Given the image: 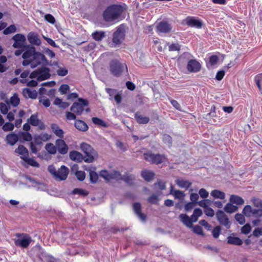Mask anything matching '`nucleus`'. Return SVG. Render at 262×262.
<instances>
[{
	"label": "nucleus",
	"mask_w": 262,
	"mask_h": 262,
	"mask_svg": "<svg viewBox=\"0 0 262 262\" xmlns=\"http://www.w3.org/2000/svg\"><path fill=\"white\" fill-rule=\"evenodd\" d=\"M22 57L24 60L22 64L24 66L30 65L31 68L34 69L40 64L46 65L47 64V60L45 55L35 51L34 47H30L23 54Z\"/></svg>",
	"instance_id": "nucleus-1"
},
{
	"label": "nucleus",
	"mask_w": 262,
	"mask_h": 262,
	"mask_svg": "<svg viewBox=\"0 0 262 262\" xmlns=\"http://www.w3.org/2000/svg\"><path fill=\"white\" fill-rule=\"evenodd\" d=\"M125 9L124 7L120 5H111L104 11L103 18L105 21L108 22L118 19Z\"/></svg>",
	"instance_id": "nucleus-2"
},
{
	"label": "nucleus",
	"mask_w": 262,
	"mask_h": 262,
	"mask_svg": "<svg viewBox=\"0 0 262 262\" xmlns=\"http://www.w3.org/2000/svg\"><path fill=\"white\" fill-rule=\"evenodd\" d=\"M109 70L111 73L116 77L121 76L122 73L127 72V67L125 63H121L118 59L112 60L109 63Z\"/></svg>",
	"instance_id": "nucleus-3"
},
{
	"label": "nucleus",
	"mask_w": 262,
	"mask_h": 262,
	"mask_svg": "<svg viewBox=\"0 0 262 262\" xmlns=\"http://www.w3.org/2000/svg\"><path fill=\"white\" fill-rule=\"evenodd\" d=\"M125 25L122 24L118 26L113 34L112 42L111 46L116 47L122 43L125 38Z\"/></svg>",
	"instance_id": "nucleus-4"
},
{
	"label": "nucleus",
	"mask_w": 262,
	"mask_h": 262,
	"mask_svg": "<svg viewBox=\"0 0 262 262\" xmlns=\"http://www.w3.org/2000/svg\"><path fill=\"white\" fill-rule=\"evenodd\" d=\"M48 170L58 181L65 180L69 173V169L64 165L61 166L58 170H56L55 166L51 165L48 166Z\"/></svg>",
	"instance_id": "nucleus-5"
},
{
	"label": "nucleus",
	"mask_w": 262,
	"mask_h": 262,
	"mask_svg": "<svg viewBox=\"0 0 262 262\" xmlns=\"http://www.w3.org/2000/svg\"><path fill=\"white\" fill-rule=\"evenodd\" d=\"M50 70L47 67H41L33 71L30 74V78H37L38 81H42L48 79L50 78Z\"/></svg>",
	"instance_id": "nucleus-6"
},
{
	"label": "nucleus",
	"mask_w": 262,
	"mask_h": 262,
	"mask_svg": "<svg viewBox=\"0 0 262 262\" xmlns=\"http://www.w3.org/2000/svg\"><path fill=\"white\" fill-rule=\"evenodd\" d=\"M80 148L85 154L84 160L85 162L91 163L94 160L96 152L93 148L88 144L82 143L80 144Z\"/></svg>",
	"instance_id": "nucleus-7"
},
{
	"label": "nucleus",
	"mask_w": 262,
	"mask_h": 262,
	"mask_svg": "<svg viewBox=\"0 0 262 262\" xmlns=\"http://www.w3.org/2000/svg\"><path fill=\"white\" fill-rule=\"evenodd\" d=\"M16 238L14 239L15 245L22 248H27L32 242L31 237L27 234L17 233L16 234Z\"/></svg>",
	"instance_id": "nucleus-8"
},
{
	"label": "nucleus",
	"mask_w": 262,
	"mask_h": 262,
	"mask_svg": "<svg viewBox=\"0 0 262 262\" xmlns=\"http://www.w3.org/2000/svg\"><path fill=\"white\" fill-rule=\"evenodd\" d=\"M144 157L146 161L156 164H159L166 160V157L164 155L154 154L151 151L144 153Z\"/></svg>",
	"instance_id": "nucleus-9"
},
{
	"label": "nucleus",
	"mask_w": 262,
	"mask_h": 262,
	"mask_svg": "<svg viewBox=\"0 0 262 262\" xmlns=\"http://www.w3.org/2000/svg\"><path fill=\"white\" fill-rule=\"evenodd\" d=\"M88 105L87 100L82 98L78 99V102H74L71 107V111L77 115H80L84 111V107Z\"/></svg>",
	"instance_id": "nucleus-10"
},
{
	"label": "nucleus",
	"mask_w": 262,
	"mask_h": 262,
	"mask_svg": "<svg viewBox=\"0 0 262 262\" xmlns=\"http://www.w3.org/2000/svg\"><path fill=\"white\" fill-rule=\"evenodd\" d=\"M12 39L14 41L13 47L17 49H26L25 42L26 40L25 35L21 34H16L13 36Z\"/></svg>",
	"instance_id": "nucleus-11"
},
{
	"label": "nucleus",
	"mask_w": 262,
	"mask_h": 262,
	"mask_svg": "<svg viewBox=\"0 0 262 262\" xmlns=\"http://www.w3.org/2000/svg\"><path fill=\"white\" fill-rule=\"evenodd\" d=\"M216 217L220 224L224 226L227 229L230 228V224L229 219L223 211L218 210L216 212Z\"/></svg>",
	"instance_id": "nucleus-12"
},
{
	"label": "nucleus",
	"mask_w": 262,
	"mask_h": 262,
	"mask_svg": "<svg viewBox=\"0 0 262 262\" xmlns=\"http://www.w3.org/2000/svg\"><path fill=\"white\" fill-rule=\"evenodd\" d=\"M172 29L171 25L166 21H160L157 26V32L159 33H167Z\"/></svg>",
	"instance_id": "nucleus-13"
},
{
	"label": "nucleus",
	"mask_w": 262,
	"mask_h": 262,
	"mask_svg": "<svg viewBox=\"0 0 262 262\" xmlns=\"http://www.w3.org/2000/svg\"><path fill=\"white\" fill-rule=\"evenodd\" d=\"M201 68V64L195 59L190 60L187 64V69L191 73L199 72Z\"/></svg>",
	"instance_id": "nucleus-14"
},
{
	"label": "nucleus",
	"mask_w": 262,
	"mask_h": 262,
	"mask_svg": "<svg viewBox=\"0 0 262 262\" xmlns=\"http://www.w3.org/2000/svg\"><path fill=\"white\" fill-rule=\"evenodd\" d=\"M56 149L62 155L66 154L68 151V146L64 140L62 139H57L55 142Z\"/></svg>",
	"instance_id": "nucleus-15"
},
{
	"label": "nucleus",
	"mask_w": 262,
	"mask_h": 262,
	"mask_svg": "<svg viewBox=\"0 0 262 262\" xmlns=\"http://www.w3.org/2000/svg\"><path fill=\"white\" fill-rule=\"evenodd\" d=\"M100 176L105 180L109 181L113 179H119L120 177V172L118 171H114L112 173H109L105 170H102L100 172Z\"/></svg>",
	"instance_id": "nucleus-16"
},
{
	"label": "nucleus",
	"mask_w": 262,
	"mask_h": 262,
	"mask_svg": "<svg viewBox=\"0 0 262 262\" xmlns=\"http://www.w3.org/2000/svg\"><path fill=\"white\" fill-rule=\"evenodd\" d=\"M133 209L137 216L143 222L146 221V216L141 211V205L139 203H135L133 204Z\"/></svg>",
	"instance_id": "nucleus-17"
},
{
	"label": "nucleus",
	"mask_w": 262,
	"mask_h": 262,
	"mask_svg": "<svg viewBox=\"0 0 262 262\" xmlns=\"http://www.w3.org/2000/svg\"><path fill=\"white\" fill-rule=\"evenodd\" d=\"M179 219L181 222L188 228L192 227V223H194L192 221L191 216L189 217L186 214L182 213L179 215Z\"/></svg>",
	"instance_id": "nucleus-18"
},
{
	"label": "nucleus",
	"mask_w": 262,
	"mask_h": 262,
	"mask_svg": "<svg viewBox=\"0 0 262 262\" xmlns=\"http://www.w3.org/2000/svg\"><path fill=\"white\" fill-rule=\"evenodd\" d=\"M186 24L190 27L197 28H201L202 26V23L200 20L193 17H187Z\"/></svg>",
	"instance_id": "nucleus-19"
},
{
	"label": "nucleus",
	"mask_w": 262,
	"mask_h": 262,
	"mask_svg": "<svg viewBox=\"0 0 262 262\" xmlns=\"http://www.w3.org/2000/svg\"><path fill=\"white\" fill-rule=\"evenodd\" d=\"M28 39L31 44L39 46L41 43V41L39 39L36 33L30 32L28 35Z\"/></svg>",
	"instance_id": "nucleus-20"
},
{
	"label": "nucleus",
	"mask_w": 262,
	"mask_h": 262,
	"mask_svg": "<svg viewBox=\"0 0 262 262\" xmlns=\"http://www.w3.org/2000/svg\"><path fill=\"white\" fill-rule=\"evenodd\" d=\"M23 94L26 98L36 99L37 97V93L35 90H32L28 88L23 90Z\"/></svg>",
	"instance_id": "nucleus-21"
},
{
	"label": "nucleus",
	"mask_w": 262,
	"mask_h": 262,
	"mask_svg": "<svg viewBox=\"0 0 262 262\" xmlns=\"http://www.w3.org/2000/svg\"><path fill=\"white\" fill-rule=\"evenodd\" d=\"M169 193L170 194H172L174 197V198L180 200L184 198L185 195L183 191L179 190H174L172 184H171L170 186Z\"/></svg>",
	"instance_id": "nucleus-22"
},
{
	"label": "nucleus",
	"mask_w": 262,
	"mask_h": 262,
	"mask_svg": "<svg viewBox=\"0 0 262 262\" xmlns=\"http://www.w3.org/2000/svg\"><path fill=\"white\" fill-rule=\"evenodd\" d=\"M69 157L72 160L77 162H80L84 159L82 155L80 152L75 150L71 151L69 154Z\"/></svg>",
	"instance_id": "nucleus-23"
},
{
	"label": "nucleus",
	"mask_w": 262,
	"mask_h": 262,
	"mask_svg": "<svg viewBox=\"0 0 262 262\" xmlns=\"http://www.w3.org/2000/svg\"><path fill=\"white\" fill-rule=\"evenodd\" d=\"M176 184L180 188L188 189L192 184L189 181L182 179H178L175 181Z\"/></svg>",
	"instance_id": "nucleus-24"
},
{
	"label": "nucleus",
	"mask_w": 262,
	"mask_h": 262,
	"mask_svg": "<svg viewBox=\"0 0 262 262\" xmlns=\"http://www.w3.org/2000/svg\"><path fill=\"white\" fill-rule=\"evenodd\" d=\"M75 127L82 132L86 131L88 129V126L83 121L80 120H76L75 122Z\"/></svg>",
	"instance_id": "nucleus-25"
},
{
	"label": "nucleus",
	"mask_w": 262,
	"mask_h": 262,
	"mask_svg": "<svg viewBox=\"0 0 262 262\" xmlns=\"http://www.w3.org/2000/svg\"><path fill=\"white\" fill-rule=\"evenodd\" d=\"M18 137L17 135L11 133L6 136L7 143L11 145H14L18 141Z\"/></svg>",
	"instance_id": "nucleus-26"
},
{
	"label": "nucleus",
	"mask_w": 262,
	"mask_h": 262,
	"mask_svg": "<svg viewBox=\"0 0 262 262\" xmlns=\"http://www.w3.org/2000/svg\"><path fill=\"white\" fill-rule=\"evenodd\" d=\"M230 202L232 204H236L237 205H243L245 203L242 198L234 194L230 195Z\"/></svg>",
	"instance_id": "nucleus-27"
},
{
	"label": "nucleus",
	"mask_w": 262,
	"mask_h": 262,
	"mask_svg": "<svg viewBox=\"0 0 262 262\" xmlns=\"http://www.w3.org/2000/svg\"><path fill=\"white\" fill-rule=\"evenodd\" d=\"M51 129L56 136L61 138L63 137V131L57 124H52Z\"/></svg>",
	"instance_id": "nucleus-28"
},
{
	"label": "nucleus",
	"mask_w": 262,
	"mask_h": 262,
	"mask_svg": "<svg viewBox=\"0 0 262 262\" xmlns=\"http://www.w3.org/2000/svg\"><path fill=\"white\" fill-rule=\"evenodd\" d=\"M211 195L214 198V199H219L221 200H223L225 198V193L217 189L213 190L211 193Z\"/></svg>",
	"instance_id": "nucleus-29"
},
{
	"label": "nucleus",
	"mask_w": 262,
	"mask_h": 262,
	"mask_svg": "<svg viewBox=\"0 0 262 262\" xmlns=\"http://www.w3.org/2000/svg\"><path fill=\"white\" fill-rule=\"evenodd\" d=\"M227 243L229 244L240 246L242 245L243 241L237 237L230 236L227 238Z\"/></svg>",
	"instance_id": "nucleus-30"
},
{
	"label": "nucleus",
	"mask_w": 262,
	"mask_h": 262,
	"mask_svg": "<svg viewBox=\"0 0 262 262\" xmlns=\"http://www.w3.org/2000/svg\"><path fill=\"white\" fill-rule=\"evenodd\" d=\"M237 209L238 207L233 205L231 202L227 203L224 208V211L229 213H233L236 212Z\"/></svg>",
	"instance_id": "nucleus-31"
},
{
	"label": "nucleus",
	"mask_w": 262,
	"mask_h": 262,
	"mask_svg": "<svg viewBox=\"0 0 262 262\" xmlns=\"http://www.w3.org/2000/svg\"><path fill=\"white\" fill-rule=\"evenodd\" d=\"M15 152L21 155V157L28 156V149L22 145H19L17 148L15 149Z\"/></svg>",
	"instance_id": "nucleus-32"
},
{
	"label": "nucleus",
	"mask_w": 262,
	"mask_h": 262,
	"mask_svg": "<svg viewBox=\"0 0 262 262\" xmlns=\"http://www.w3.org/2000/svg\"><path fill=\"white\" fill-rule=\"evenodd\" d=\"M141 175L146 181H151L154 177V172L149 170H145L142 171Z\"/></svg>",
	"instance_id": "nucleus-33"
},
{
	"label": "nucleus",
	"mask_w": 262,
	"mask_h": 262,
	"mask_svg": "<svg viewBox=\"0 0 262 262\" xmlns=\"http://www.w3.org/2000/svg\"><path fill=\"white\" fill-rule=\"evenodd\" d=\"M137 121L140 124H146L149 121V117L136 114L135 116Z\"/></svg>",
	"instance_id": "nucleus-34"
},
{
	"label": "nucleus",
	"mask_w": 262,
	"mask_h": 262,
	"mask_svg": "<svg viewBox=\"0 0 262 262\" xmlns=\"http://www.w3.org/2000/svg\"><path fill=\"white\" fill-rule=\"evenodd\" d=\"M21 158L23 159L25 162L33 167H39V164L34 159L29 158L28 156L25 157H21Z\"/></svg>",
	"instance_id": "nucleus-35"
},
{
	"label": "nucleus",
	"mask_w": 262,
	"mask_h": 262,
	"mask_svg": "<svg viewBox=\"0 0 262 262\" xmlns=\"http://www.w3.org/2000/svg\"><path fill=\"white\" fill-rule=\"evenodd\" d=\"M45 148L46 150L50 154H55L56 153L57 149L56 145H54L51 143H47L46 145Z\"/></svg>",
	"instance_id": "nucleus-36"
},
{
	"label": "nucleus",
	"mask_w": 262,
	"mask_h": 262,
	"mask_svg": "<svg viewBox=\"0 0 262 262\" xmlns=\"http://www.w3.org/2000/svg\"><path fill=\"white\" fill-rule=\"evenodd\" d=\"M93 38L97 41H101L105 36V32L103 31H96L92 33Z\"/></svg>",
	"instance_id": "nucleus-37"
},
{
	"label": "nucleus",
	"mask_w": 262,
	"mask_h": 262,
	"mask_svg": "<svg viewBox=\"0 0 262 262\" xmlns=\"http://www.w3.org/2000/svg\"><path fill=\"white\" fill-rule=\"evenodd\" d=\"M203 214L202 211L200 208H196L194 210L193 214L191 215V217L192 219V221L194 222H196L198 218L201 216Z\"/></svg>",
	"instance_id": "nucleus-38"
},
{
	"label": "nucleus",
	"mask_w": 262,
	"mask_h": 262,
	"mask_svg": "<svg viewBox=\"0 0 262 262\" xmlns=\"http://www.w3.org/2000/svg\"><path fill=\"white\" fill-rule=\"evenodd\" d=\"M28 122L34 126H36L39 124V120L37 116L35 115H32L30 119L28 120Z\"/></svg>",
	"instance_id": "nucleus-39"
},
{
	"label": "nucleus",
	"mask_w": 262,
	"mask_h": 262,
	"mask_svg": "<svg viewBox=\"0 0 262 262\" xmlns=\"http://www.w3.org/2000/svg\"><path fill=\"white\" fill-rule=\"evenodd\" d=\"M117 180L121 179L124 181L126 183L128 184H130L132 183V182L133 180V177L129 174H125L123 175V176H121V174L120 173V177L119 179H117Z\"/></svg>",
	"instance_id": "nucleus-40"
},
{
	"label": "nucleus",
	"mask_w": 262,
	"mask_h": 262,
	"mask_svg": "<svg viewBox=\"0 0 262 262\" xmlns=\"http://www.w3.org/2000/svg\"><path fill=\"white\" fill-rule=\"evenodd\" d=\"M93 122L97 125L102 126L103 127H107V124L105 122H104L103 120L97 118V117H93L92 119Z\"/></svg>",
	"instance_id": "nucleus-41"
},
{
	"label": "nucleus",
	"mask_w": 262,
	"mask_h": 262,
	"mask_svg": "<svg viewBox=\"0 0 262 262\" xmlns=\"http://www.w3.org/2000/svg\"><path fill=\"white\" fill-rule=\"evenodd\" d=\"M254 80L259 90L260 91L262 90V74L256 75Z\"/></svg>",
	"instance_id": "nucleus-42"
},
{
	"label": "nucleus",
	"mask_w": 262,
	"mask_h": 262,
	"mask_svg": "<svg viewBox=\"0 0 262 262\" xmlns=\"http://www.w3.org/2000/svg\"><path fill=\"white\" fill-rule=\"evenodd\" d=\"M10 104L12 105L13 106H17L19 103V99L16 94L13 95L10 99Z\"/></svg>",
	"instance_id": "nucleus-43"
},
{
	"label": "nucleus",
	"mask_w": 262,
	"mask_h": 262,
	"mask_svg": "<svg viewBox=\"0 0 262 262\" xmlns=\"http://www.w3.org/2000/svg\"><path fill=\"white\" fill-rule=\"evenodd\" d=\"M16 31V27L14 25H11L6 28L3 31V33L5 35L10 34Z\"/></svg>",
	"instance_id": "nucleus-44"
},
{
	"label": "nucleus",
	"mask_w": 262,
	"mask_h": 262,
	"mask_svg": "<svg viewBox=\"0 0 262 262\" xmlns=\"http://www.w3.org/2000/svg\"><path fill=\"white\" fill-rule=\"evenodd\" d=\"M253 209L250 205H246L243 210V213L246 216H250L252 214Z\"/></svg>",
	"instance_id": "nucleus-45"
},
{
	"label": "nucleus",
	"mask_w": 262,
	"mask_h": 262,
	"mask_svg": "<svg viewBox=\"0 0 262 262\" xmlns=\"http://www.w3.org/2000/svg\"><path fill=\"white\" fill-rule=\"evenodd\" d=\"M9 110L10 106H8L7 104L3 102L0 103V111L2 114L3 115L7 114Z\"/></svg>",
	"instance_id": "nucleus-46"
},
{
	"label": "nucleus",
	"mask_w": 262,
	"mask_h": 262,
	"mask_svg": "<svg viewBox=\"0 0 262 262\" xmlns=\"http://www.w3.org/2000/svg\"><path fill=\"white\" fill-rule=\"evenodd\" d=\"M20 138L26 141H30L32 139L31 135L28 132H22L20 135Z\"/></svg>",
	"instance_id": "nucleus-47"
},
{
	"label": "nucleus",
	"mask_w": 262,
	"mask_h": 262,
	"mask_svg": "<svg viewBox=\"0 0 262 262\" xmlns=\"http://www.w3.org/2000/svg\"><path fill=\"white\" fill-rule=\"evenodd\" d=\"M72 193L73 194H77L82 196H86L88 194V192L84 189H79V188H75L74 189Z\"/></svg>",
	"instance_id": "nucleus-48"
},
{
	"label": "nucleus",
	"mask_w": 262,
	"mask_h": 262,
	"mask_svg": "<svg viewBox=\"0 0 262 262\" xmlns=\"http://www.w3.org/2000/svg\"><path fill=\"white\" fill-rule=\"evenodd\" d=\"M89 174L91 182L93 183H96L98 179V174L96 172L92 170L90 171Z\"/></svg>",
	"instance_id": "nucleus-49"
},
{
	"label": "nucleus",
	"mask_w": 262,
	"mask_h": 262,
	"mask_svg": "<svg viewBox=\"0 0 262 262\" xmlns=\"http://www.w3.org/2000/svg\"><path fill=\"white\" fill-rule=\"evenodd\" d=\"M251 201L255 207L259 208H262V200H260L258 198H253L251 200Z\"/></svg>",
	"instance_id": "nucleus-50"
},
{
	"label": "nucleus",
	"mask_w": 262,
	"mask_h": 262,
	"mask_svg": "<svg viewBox=\"0 0 262 262\" xmlns=\"http://www.w3.org/2000/svg\"><path fill=\"white\" fill-rule=\"evenodd\" d=\"M181 49V46L177 43H172L168 46V50L169 51H178Z\"/></svg>",
	"instance_id": "nucleus-51"
},
{
	"label": "nucleus",
	"mask_w": 262,
	"mask_h": 262,
	"mask_svg": "<svg viewBox=\"0 0 262 262\" xmlns=\"http://www.w3.org/2000/svg\"><path fill=\"white\" fill-rule=\"evenodd\" d=\"M14 126L13 123L6 122L3 126V129L5 132L12 131L13 130Z\"/></svg>",
	"instance_id": "nucleus-52"
},
{
	"label": "nucleus",
	"mask_w": 262,
	"mask_h": 262,
	"mask_svg": "<svg viewBox=\"0 0 262 262\" xmlns=\"http://www.w3.org/2000/svg\"><path fill=\"white\" fill-rule=\"evenodd\" d=\"M58 69L56 71V72L59 76H64L68 74V71L65 68L60 67L59 66H58Z\"/></svg>",
	"instance_id": "nucleus-53"
},
{
	"label": "nucleus",
	"mask_w": 262,
	"mask_h": 262,
	"mask_svg": "<svg viewBox=\"0 0 262 262\" xmlns=\"http://www.w3.org/2000/svg\"><path fill=\"white\" fill-rule=\"evenodd\" d=\"M235 219L237 222L241 225H243L245 223V219L242 214L237 213L235 215Z\"/></svg>",
	"instance_id": "nucleus-54"
},
{
	"label": "nucleus",
	"mask_w": 262,
	"mask_h": 262,
	"mask_svg": "<svg viewBox=\"0 0 262 262\" xmlns=\"http://www.w3.org/2000/svg\"><path fill=\"white\" fill-rule=\"evenodd\" d=\"M210 200L208 199L201 200L197 203V204L200 207L206 208L208 207V205L210 204Z\"/></svg>",
	"instance_id": "nucleus-55"
},
{
	"label": "nucleus",
	"mask_w": 262,
	"mask_h": 262,
	"mask_svg": "<svg viewBox=\"0 0 262 262\" xmlns=\"http://www.w3.org/2000/svg\"><path fill=\"white\" fill-rule=\"evenodd\" d=\"M39 102L41 103L45 107H47L50 105V101L48 98L42 96L39 98Z\"/></svg>",
	"instance_id": "nucleus-56"
},
{
	"label": "nucleus",
	"mask_w": 262,
	"mask_h": 262,
	"mask_svg": "<svg viewBox=\"0 0 262 262\" xmlns=\"http://www.w3.org/2000/svg\"><path fill=\"white\" fill-rule=\"evenodd\" d=\"M70 86L68 84H61L59 91L61 94H67L69 91Z\"/></svg>",
	"instance_id": "nucleus-57"
},
{
	"label": "nucleus",
	"mask_w": 262,
	"mask_h": 262,
	"mask_svg": "<svg viewBox=\"0 0 262 262\" xmlns=\"http://www.w3.org/2000/svg\"><path fill=\"white\" fill-rule=\"evenodd\" d=\"M105 91L107 92V93L108 94L109 96H110V99H112L113 97H115V96L117 94L118 92L117 90L115 89H112L110 88H106Z\"/></svg>",
	"instance_id": "nucleus-58"
},
{
	"label": "nucleus",
	"mask_w": 262,
	"mask_h": 262,
	"mask_svg": "<svg viewBox=\"0 0 262 262\" xmlns=\"http://www.w3.org/2000/svg\"><path fill=\"white\" fill-rule=\"evenodd\" d=\"M75 175L77 179L80 181H83L85 177V172L83 171H78L76 172Z\"/></svg>",
	"instance_id": "nucleus-59"
},
{
	"label": "nucleus",
	"mask_w": 262,
	"mask_h": 262,
	"mask_svg": "<svg viewBox=\"0 0 262 262\" xmlns=\"http://www.w3.org/2000/svg\"><path fill=\"white\" fill-rule=\"evenodd\" d=\"M221 229L220 226H216L212 231L213 236L215 238L219 237L221 233Z\"/></svg>",
	"instance_id": "nucleus-60"
},
{
	"label": "nucleus",
	"mask_w": 262,
	"mask_h": 262,
	"mask_svg": "<svg viewBox=\"0 0 262 262\" xmlns=\"http://www.w3.org/2000/svg\"><path fill=\"white\" fill-rule=\"evenodd\" d=\"M199 195L198 193H192L190 195V200H191V202L197 204L198 200H199Z\"/></svg>",
	"instance_id": "nucleus-61"
},
{
	"label": "nucleus",
	"mask_w": 262,
	"mask_h": 262,
	"mask_svg": "<svg viewBox=\"0 0 262 262\" xmlns=\"http://www.w3.org/2000/svg\"><path fill=\"white\" fill-rule=\"evenodd\" d=\"M148 201L151 204H157L159 201L158 196L157 195L153 194L148 198Z\"/></svg>",
	"instance_id": "nucleus-62"
},
{
	"label": "nucleus",
	"mask_w": 262,
	"mask_h": 262,
	"mask_svg": "<svg viewBox=\"0 0 262 262\" xmlns=\"http://www.w3.org/2000/svg\"><path fill=\"white\" fill-rule=\"evenodd\" d=\"M251 228L250 224H247L242 228L241 231L243 233L247 234L251 231Z\"/></svg>",
	"instance_id": "nucleus-63"
},
{
	"label": "nucleus",
	"mask_w": 262,
	"mask_h": 262,
	"mask_svg": "<svg viewBox=\"0 0 262 262\" xmlns=\"http://www.w3.org/2000/svg\"><path fill=\"white\" fill-rule=\"evenodd\" d=\"M155 186L156 187H158L161 190H164L166 188L165 182L161 180H159L156 183H155Z\"/></svg>",
	"instance_id": "nucleus-64"
}]
</instances>
